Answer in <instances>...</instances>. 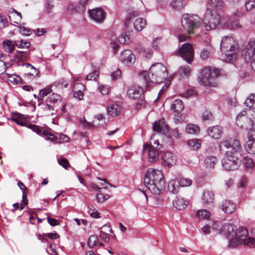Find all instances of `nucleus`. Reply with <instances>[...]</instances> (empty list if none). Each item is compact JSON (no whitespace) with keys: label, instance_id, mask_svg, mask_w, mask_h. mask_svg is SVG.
Instances as JSON below:
<instances>
[{"label":"nucleus","instance_id":"obj_57","mask_svg":"<svg viewBox=\"0 0 255 255\" xmlns=\"http://www.w3.org/2000/svg\"><path fill=\"white\" fill-rule=\"evenodd\" d=\"M180 69L182 73L186 76H188L190 73V67L189 66H182Z\"/></svg>","mask_w":255,"mask_h":255},{"label":"nucleus","instance_id":"obj_39","mask_svg":"<svg viewBox=\"0 0 255 255\" xmlns=\"http://www.w3.org/2000/svg\"><path fill=\"white\" fill-rule=\"evenodd\" d=\"M186 131L190 134H194L199 132V128L198 126L193 124H188L186 128Z\"/></svg>","mask_w":255,"mask_h":255},{"label":"nucleus","instance_id":"obj_36","mask_svg":"<svg viewBox=\"0 0 255 255\" xmlns=\"http://www.w3.org/2000/svg\"><path fill=\"white\" fill-rule=\"evenodd\" d=\"M245 104L250 108L255 109V94H251L246 100Z\"/></svg>","mask_w":255,"mask_h":255},{"label":"nucleus","instance_id":"obj_15","mask_svg":"<svg viewBox=\"0 0 255 255\" xmlns=\"http://www.w3.org/2000/svg\"><path fill=\"white\" fill-rule=\"evenodd\" d=\"M176 160V156L173 153L166 152L162 156L161 164L164 167L170 168L175 164Z\"/></svg>","mask_w":255,"mask_h":255},{"label":"nucleus","instance_id":"obj_34","mask_svg":"<svg viewBox=\"0 0 255 255\" xmlns=\"http://www.w3.org/2000/svg\"><path fill=\"white\" fill-rule=\"evenodd\" d=\"M51 87V86H48L39 91L38 101L40 100L42 101L45 96L51 94L50 93L52 91Z\"/></svg>","mask_w":255,"mask_h":255},{"label":"nucleus","instance_id":"obj_63","mask_svg":"<svg viewBox=\"0 0 255 255\" xmlns=\"http://www.w3.org/2000/svg\"><path fill=\"white\" fill-rule=\"evenodd\" d=\"M100 238L105 242H108L110 240L108 234L103 231H101L100 232Z\"/></svg>","mask_w":255,"mask_h":255},{"label":"nucleus","instance_id":"obj_2","mask_svg":"<svg viewBox=\"0 0 255 255\" xmlns=\"http://www.w3.org/2000/svg\"><path fill=\"white\" fill-rule=\"evenodd\" d=\"M140 78L144 81L146 90H149L153 84H159L163 82L168 76L166 67L162 63L153 64L149 72L143 71L140 74Z\"/></svg>","mask_w":255,"mask_h":255},{"label":"nucleus","instance_id":"obj_9","mask_svg":"<svg viewBox=\"0 0 255 255\" xmlns=\"http://www.w3.org/2000/svg\"><path fill=\"white\" fill-rule=\"evenodd\" d=\"M255 55V37L250 39L242 51V56L246 63H249Z\"/></svg>","mask_w":255,"mask_h":255},{"label":"nucleus","instance_id":"obj_46","mask_svg":"<svg viewBox=\"0 0 255 255\" xmlns=\"http://www.w3.org/2000/svg\"><path fill=\"white\" fill-rule=\"evenodd\" d=\"M110 197V196L108 194H103L101 191L97 194L96 199L98 203H102L108 199Z\"/></svg>","mask_w":255,"mask_h":255},{"label":"nucleus","instance_id":"obj_33","mask_svg":"<svg viewBox=\"0 0 255 255\" xmlns=\"http://www.w3.org/2000/svg\"><path fill=\"white\" fill-rule=\"evenodd\" d=\"M246 151L250 154H255V141L248 140L245 144Z\"/></svg>","mask_w":255,"mask_h":255},{"label":"nucleus","instance_id":"obj_1","mask_svg":"<svg viewBox=\"0 0 255 255\" xmlns=\"http://www.w3.org/2000/svg\"><path fill=\"white\" fill-rule=\"evenodd\" d=\"M219 148L221 151L225 152L222 160L223 167L227 171L237 169L241 164L242 147L240 141L236 138L223 140L220 143Z\"/></svg>","mask_w":255,"mask_h":255},{"label":"nucleus","instance_id":"obj_19","mask_svg":"<svg viewBox=\"0 0 255 255\" xmlns=\"http://www.w3.org/2000/svg\"><path fill=\"white\" fill-rule=\"evenodd\" d=\"M223 133V128L219 126L210 127L208 129V135L214 139L220 138Z\"/></svg>","mask_w":255,"mask_h":255},{"label":"nucleus","instance_id":"obj_22","mask_svg":"<svg viewBox=\"0 0 255 255\" xmlns=\"http://www.w3.org/2000/svg\"><path fill=\"white\" fill-rule=\"evenodd\" d=\"M222 209L227 214H232L236 210V205L232 201L226 200L222 203Z\"/></svg>","mask_w":255,"mask_h":255},{"label":"nucleus","instance_id":"obj_48","mask_svg":"<svg viewBox=\"0 0 255 255\" xmlns=\"http://www.w3.org/2000/svg\"><path fill=\"white\" fill-rule=\"evenodd\" d=\"M54 8V5L51 3L49 0H46L45 2L44 11L47 13H51Z\"/></svg>","mask_w":255,"mask_h":255},{"label":"nucleus","instance_id":"obj_53","mask_svg":"<svg viewBox=\"0 0 255 255\" xmlns=\"http://www.w3.org/2000/svg\"><path fill=\"white\" fill-rule=\"evenodd\" d=\"M20 33L25 36H28L31 34V30L29 28L25 27L23 26H18Z\"/></svg>","mask_w":255,"mask_h":255},{"label":"nucleus","instance_id":"obj_40","mask_svg":"<svg viewBox=\"0 0 255 255\" xmlns=\"http://www.w3.org/2000/svg\"><path fill=\"white\" fill-rule=\"evenodd\" d=\"M209 4L217 9H221L224 6V2L222 0H209Z\"/></svg>","mask_w":255,"mask_h":255},{"label":"nucleus","instance_id":"obj_42","mask_svg":"<svg viewBox=\"0 0 255 255\" xmlns=\"http://www.w3.org/2000/svg\"><path fill=\"white\" fill-rule=\"evenodd\" d=\"M95 121H93V122H89L87 121L85 118V117H83L80 119V123L83 126V127L85 128H87L88 129H93L94 128V122Z\"/></svg>","mask_w":255,"mask_h":255},{"label":"nucleus","instance_id":"obj_6","mask_svg":"<svg viewBox=\"0 0 255 255\" xmlns=\"http://www.w3.org/2000/svg\"><path fill=\"white\" fill-rule=\"evenodd\" d=\"M222 16L217 11L207 9L203 18V24L206 31L216 30L218 26L221 27Z\"/></svg>","mask_w":255,"mask_h":255},{"label":"nucleus","instance_id":"obj_28","mask_svg":"<svg viewBox=\"0 0 255 255\" xmlns=\"http://www.w3.org/2000/svg\"><path fill=\"white\" fill-rule=\"evenodd\" d=\"M22 66H25L30 72L26 74L28 76H37L39 74V70L28 63H23Z\"/></svg>","mask_w":255,"mask_h":255},{"label":"nucleus","instance_id":"obj_54","mask_svg":"<svg viewBox=\"0 0 255 255\" xmlns=\"http://www.w3.org/2000/svg\"><path fill=\"white\" fill-rule=\"evenodd\" d=\"M222 224L220 222H214L212 224V229L218 233H221Z\"/></svg>","mask_w":255,"mask_h":255},{"label":"nucleus","instance_id":"obj_51","mask_svg":"<svg viewBox=\"0 0 255 255\" xmlns=\"http://www.w3.org/2000/svg\"><path fill=\"white\" fill-rule=\"evenodd\" d=\"M244 245L250 248H255V238H248Z\"/></svg>","mask_w":255,"mask_h":255},{"label":"nucleus","instance_id":"obj_32","mask_svg":"<svg viewBox=\"0 0 255 255\" xmlns=\"http://www.w3.org/2000/svg\"><path fill=\"white\" fill-rule=\"evenodd\" d=\"M179 186L177 180H171L168 183V190L171 193L176 194L178 192Z\"/></svg>","mask_w":255,"mask_h":255},{"label":"nucleus","instance_id":"obj_47","mask_svg":"<svg viewBox=\"0 0 255 255\" xmlns=\"http://www.w3.org/2000/svg\"><path fill=\"white\" fill-rule=\"evenodd\" d=\"M99 72L97 70H95L87 76L86 79L91 81H97L99 77Z\"/></svg>","mask_w":255,"mask_h":255},{"label":"nucleus","instance_id":"obj_12","mask_svg":"<svg viewBox=\"0 0 255 255\" xmlns=\"http://www.w3.org/2000/svg\"><path fill=\"white\" fill-rule=\"evenodd\" d=\"M89 14L91 19L97 23H102L106 18V13L101 7L89 10Z\"/></svg>","mask_w":255,"mask_h":255},{"label":"nucleus","instance_id":"obj_44","mask_svg":"<svg viewBox=\"0 0 255 255\" xmlns=\"http://www.w3.org/2000/svg\"><path fill=\"white\" fill-rule=\"evenodd\" d=\"M217 161V159L215 156H209L205 158V162L209 167L213 168Z\"/></svg>","mask_w":255,"mask_h":255},{"label":"nucleus","instance_id":"obj_20","mask_svg":"<svg viewBox=\"0 0 255 255\" xmlns=\"http://www.w3.org/2000/svg\"><path fill=\"white\" fill-rule=\"evenodd\" d=\"M172 202L173 206L179 210L185 209L188 204V201L187 200L180 196H177Z\"/></svg>","mask_w":255,"mask_h":255},{"label":"nucleus","instance_id":"obj_64","mask_svg":"<svg viewBox=\"0 0 255 255\" xmlns=\"http://www.w3.org/2000/svg\"><path fill=\"white\" fill-rule=\"evenodd\" d=\"M99 90L103 95H108L109 92V87L107 85H102L99 87Z\"/></svg>","mask_w":255,"mask_h":255},{"label":"nucleus","instance_id":"obj_59","mask_svg":"<svg viewBox=\"0 0 255 255\" xmlns=\"http://www.w3.org/2000/svg\"><path fill=\"white\" fill-rule=\"evenodd\" d=\"M85 89V86L82 83H76L74 87L73 91H84Z\"/></svg>","mask_w":255,"mask_h":255},{"label":"nucleus","instance_id":"obj_13","mask_svg":"<svg viewBox=\"0 0 255 255\" xmlns=\"http://www.w3.org/2000/svg\"><path fill=\"white\" fill-rule=\"evenodd\" d=\"M120 59L123 64L129 66L134 63L135 56L132 51L126 49L121 54Z\"/></svg>","mask_w":255,"mask_h":255},{"label":"nucleus","instance_id":"obj_4","mask_svg":"<svg viewBox=\"0 0 255 255\" xmlns=\"http://www.w3.org/2000/svg\"><path fill=\"white\" fill-rule=\"evenodd\" d=\"M220 50L222 53L223 60L230 62L236 60L239 53L238 42L232 36H225L220 43Z\"/></svg>","mask_w":255,"mask_h":255},{"label":"nucleus","instance_id":"obj_10","mask_svg":"<svg viewBox=\"0 0 255 255\" xmlns=\"http://www.w3.org/2000/svg\"><path fill=\"white\" fill-rule=\"evenodd\" d=\"M178 52L180 56L187 63H191L193 59L194 51L191 44L184 43L179 48Z\"/></svg>","mask_w":255,"mask_h":255},{"label":"nucleus","instance_id":"obj_26","mask_svg":"<svg viewBox=\"0 0 255 255\" xmlns=\"http://www.w3.org/2000/svg\"><path fill=\"white\" fill-rule=\"evenodd\" d=\"M146 24V20L141 17L136 18L133 22L134 29L137 31H141L144 28Z\"/></svg>","mask_w":255,"mask_h":255},{"label":"nucleus","instance_id":"obj_11","mask_svg":"<svg viewBox=\"0 0 255 255\" xmlns=\"http://www.w3.org/2000/svg\"><path fill=\"white\" fill-rule=\"evenodd\" d=\"M241 25L237 19L230 17L227 15L222 16L221 28L223 29H238L241 28Z\"/></svg>","mask_w":255,"mask_h":255},{"label":"nucleus","instance_id":"obj_58","mask_svg":"<svg viewBox=\"0 0 255 255\" xmlns=\"http://www.w3.org/2000/svg\"><path fill=\"white\" fill-rule=\"evenodd\" d=\"M59 164L63 168L67 169L70 166L68 160L66 158H62L58 160Z\"/></svg>","mask_w":255,"mask_h":255},{"label":"nucleus","instance_id":"obj_25","mask_svg":"<svg viewBox=\"0 0 255 255\" xmlns=\"http://www.w3.org/2000/svg\"><path fill=\"white\" fill-rule=\"evenodd\" d=\"M61 96L54 93L50 94L45 100L46 102L54 105L55 104L61 103Z\"/></svg>","mask_w":255,"mask_h":255},{"label":"nucleus","instance_id":"obj_41","mask_svg":"<svg viewBox=\"0 0 255 255\" xmlns=\"http://www.w3.org/2000/svg\"><path fill=\"white\" fill-rule=\"evenodd\" d=\"M178 181L180 186L182 187L190 186L192 183L191 179L185 177L180 178Z\"/></svg>","mask_w":255,"mask_h":255},{"label":"nucleus","instance_id":"obj_35","mask_svg":"<svg viewBox=\"0 0 255 255\" xmlns=\"http://www.w3.org/2000/svg\"><path fill=\"white\" fill-rule=\"evenodd\" d=\"M11 120L15 122L17 125L21 126H25L26 125V121L24 119L22 115L21 114H17L13 116L11 118Z\"/></svg>","mask_w":255,"mask_h":255},{"label":"nucleus","instance_id":"obj_49","mask_svg":"<svg viewBox=\"0 0 255 255\" xmlns=\"http://www.w3.org/2000/svg\"><path fill=\"white\" fill-rule=\"evenodd\" d=\"M16 57L20 60H26L27 57L26 52L22 51H17L16 54Z\"/></svg>","mask_w":255,"mask_h":255},{"label":"nucleus","instance_id":"obj_23","mask_svg":"<svg viewBox=\"0 0 255 255\" xmlns=\"http://www.w3.org/2000/svg\"><path fill=\"white\" fill-rule=\"evenodd\" d=\"M202 199L204 204L211 205L214 202V194L211 191L205 190L203 192Z\"/></svg>","mask_w":255,"mask_h":255},{"label":"nucleus","instance_id":"obj_7","mask_svg":"<svg viewBox=\"0 0 255 255\" xmlns=\"http://www.w3.org/2000/svg\"><path fill=\"white\" fill-rule=\"evenodd\" d=\"M184 29L188 34L193 33L200 27V18L196 14H184L181 19Z\"/></svg>","mask_w":255,"mask_h":255},{"label":"nucleus","instance_id":"obj_62","mask_svg":"<svg viewBox=\"0 0 255 255\" xmlns=\"http://www.w3.org/2000/svg\"><path fill=\"white\" fill-rule=\"evenodd\" d=\"M248 140H252L255 141V128H252L248 132Z\"/></svg>","mask_w":255,"mask_h":255},{"label":"nucleus","instance_id":"obj_17","mask_svg":"<svg viewBox=\"0 0 255 255\" xmlns=\"http://www.w3.org/2000/svg\"><path fill=\"white\" fill-rule=\"evenodd\" d=\"M153 129L158 132L166 134L169 131L168 126L166 124L163 118L156 121L153 125Z\"/></svg>","mask_w":255,"mask_h":255},{"label":"nucleus","instance_id":"obj_30","mask_svg":"<svg viewBox=\"0 0 255 255\" xmlns=\"http://www.w3.org/2000/svg\"><path fill=\"white\" fill-rule=\"evenodd\" d=\"M243 165L246 171L251 172L253 169L255 164L253 160L247 156L243 160Z\"/></svg>","mask_w":255,"mask_h":255},{"label":"nucleus","instance_id":"obj_31","mask_svg":"<svg viewBox=\"0 0 255 255\" xmlns=\"http://www.w3.org/2000/svg\"><path fill=\"white\" fill-rule=\"evenodd\" d=\"M187 145L191 150L198 149L201 146V141L198 139H191L187 142Z\"/></svg>","mask_w":255,"mask_h":255},{"label":"nucleus","instance_id":"obj_8","mask_svg":"<svg viewBox=\"0 0 255 255\" xmlns=\"http://www.w3.org/2000/svg\"><path fill=\"white\" fill-rule=\"evenodd\" d=\"M248 235V230L246 228L239 227L238 230L237 229L235 232L234 235L236 236V237L230 240V247L235 248L243 243L244 244L247 239Z\"/></svg>","mask_w":255,"mask_h":255},{"label":"nucleus","instance_id":"obj_27","mask_svg":"<svg viewBox=\"0 0 255 255\" xmlns=\"http://www.w3.org/2000/svg\"><path fill=\"white\" fill-rule=\"evenodd\" d=\"M16 44V42L12 41L10 40H6L2 42L5 51L9 53H11L14 51Z\"/></svg>","mask_w":255,"mask_h":255},{"label":"nucleus","instance_id":"obj_18","mask_svg":"<svg viewBox=\"0 0 255 255\" xmlns=\"http://www.w3.org/2000/svg\"><path fill=\"white\" fill-rule=\"evenodd\" d=\"M237 230L236 226L231 223H225L221 227V234L229 237L233 236Z\"/></svg>","mask_w":255,"mask_h":255},{"label":"nucleus","instance_id":"obj_45","mask_svg":"<svg viewBox=\"0 0 255 255\" xmlns=\"http://www.w3.org/2000/svg\"><path fill=\"white\" fill-rule=\"evenodd\" d=\"M28 128L31 129L33 131L38 135H41L42 128L36 125L29 124L26 126Z\"/></svg>","mask_w":255,"mask_h":255},{"label":"nucleus","instance_id":"obj_29","mask_svg":"<svg viewBox=\"0 0 255 255\" xmlns=\"http://www.w3.org/2000/svg\"><path fill=\"white\" fill-rule=\"evenodd\" d=\"M120 108L117 104H112L107 108L108 113L113 117L117 116L121 112Z\"/></svg>","mask_w":255,"mask_h":255},{"label":"nucleus","instance_id":"obj_37","mask_svg":"<svg viewBox=\"0 0 255 255\" xmlns=\"http://www.w3.org/2000/svg\"><path fill=\"white\" fill-rule=\"evenodd\" d=\"M196 215L199 219H207L210 217L211 214L206 210L202 209L198 210Z\"/></svg>","mask_w":255,"mask_h":255},{"label":"nucleus","instance_id":"obj_24","mask_svg":"<svg viewBox=\"0 0 255 255\" xmlns=\"http://www.w3.org/2000/svg\"><path fill=\"white\" fill-rule=\"evenodd\" d=\"M184 107V104L180 99L174 101L171 106V110L177 113H181L183 110Z\"/></svg>","mask_w":255,"mask_h":255},{"label":"nucleus","instance_id":"obj_60","mask_svg":"<svg viewBox=\"0 0 255 255\" xmlns=\"http://www.w3.org/2000/svg\"><path fill=\"white\" fill-rule=\"evenodd\" d=\"M255 5V1L253 0H248L245 2V6L247 10H251Z\"/></svg>","mask_w":255,"mask_h":255},{"label":"nucleus","instance_id":"obj_55","mask_svg":"<svg viewBox=\"0 0 255 255\" xmlns=\"http://www.w3.org/2000/svg\"><path fill=\"white\" fill-rule=\"evenodd\" d=\"M20 43L18 44V41L16 42V46L18 48H28L30 46V43L27 41H24L23 40H20Z\"/></svg>","mask_w":255,"mask_h":255},{"label":"nucleus","instance_id":"obj_5","mask_svg":"<svg viewBox=\"0 0 255 255\" xmlns=\"http://www.w3.org/2000/svg\"><path fill=\"white\" fill-rule=\"evenodd\" d=\"M212 72L216 76H218L220 75L221 70L219 68L212 67H204L201 69L200 74L197 77V81L199 84L205 87H217V83L211 76Z\"/></svg>","mask_w":255,"mask_h":255},{"label":"nucleus","instance_id":"obj_56","mask_svg":"<svg viewBox=\"0 0 255 255\" xmlns=\"http://www.w3.org/2000/svg\"><path fill=\"white\" fill-rule=\"evenodd\" d=\"M202 119L204 121L212 120L213 119L212 114L208 111H205L202 114Z\"/></svg>","mask_w":255,"mask_h":255},{"label":"nucleus","instance_id":"obj_38","mask_svg":"<svg viewBox=\"0 0 255 255\" xmlns=\"http://www.w3.org/2000/svg\"><path fill=\"white\" fill-rule=\"evenodd\" d=\"M185 5V4L183 2V0H173L170 2L171 6L173 8L177 10L182 8Z\"/></svg>","mask_w":255,"mask_h":255},{"label":"nucleus","instance_id":"obj_52","mask_svg":"<svg viewBox=\"0 0 255 255\" xmlns=\"http://www.w3.org/2000/svg\"><path fill=\"white\" fill-rule=\"evenodd\" d=\"M211 53L207 48H203L200 53V57L202 60L207 59L210 56Z\"/></svg>","mask_w":255,"mask_h":255},{"label":"nucleus","instance_id":"obj_61","mask_svg":"<svg viewBox=\"0 0 255 255\" xmlns=\"http://www.w3.org/2000/svg\"><path fill=\"white\" fill-rule=\"evenodd\" d=\"M76 8L77 11H79V12H83L86 9V5L84 2L81 1L79 2Z\"/></svg>","mask_w":255,"mask_h":255},{"label":"nucleus","instance_id":"obj_3","mask_svg":"<svg viewBox=\"0 0 255 255\" xmlns=\"http://www.w3.org/2000/svg\"><path fill=\"white\" fill-rule=\"evenodd\" d=\"M143 182L151 193L159 195L165 189L166 183L162 172L149 168L144 175Z\"/></svg>","mask_w":255,"mask_h":255},{"label":"nucleus","instance_id":"obj_43","mask_svg":"<svg viewBox=\"0 0 255 255\" xmlns=\"http://www.w3.org/2000/svg\"><path fill=\"white\" fill-rule=\"evenodd\" d=\"M98 244V238L97 236L93 235L89 237L88 241V246L90 248H92L94 246Z\"/></svg>","mask_w":255,"mask_h":255},{"label":"nucleus","instance_id":"obj_14","mask_svg":"<svg viewBox=\"0 0 255 255\" xmlns=\"http://www.w3.org/2000/svg\"><path fill=\"white\" fill-rule=\"evenodd\" d=\"M158 149L152 145H148V144L143 145V151H147L148 152V160L150 162H153L158 160L159 157Z\"/></svg>","mask_w":255,"mask_h":255},{"label":"nucleus","instance_id":"obj_16","mask_svg":"<svg viewBox=\"0 0 255 255\" xmlns=\"http://www.w3.org/2000/svg\"><path fill=\"white\" fill-rule=\"evenodd\" d=\"M143 92L144 91L141 87L133 85L128 89L127 95L129 99L136 100L139 98Z\"/></svg>","mask_w":255,"mask_h":255},{"label":"nucleus","instance_id":"obj_21","mask_svg":"<svg viewBox=\"0 0 255 255\" xmlns=\"http://www.w3.org/2000/svg\"><path fill=\"white\" fill-rule=\"evenodd\" d=\"M41 106V109L43 111L44 114L47 116H54L55 115V105H52L45 102L40 104H38V106Z\"/></svg>","mask_w":255,"mask_h":255},{"label":"nucleus","instance_id":"obj_50","mask_svg":"<svg viewBox=\"0 0 255 255\" xmlns=\"http://www.w3.org/2000/svg\"><path fill=\"white\" fill-rule=\"evenodd\" d=\"M119 41L121 43L126 44L130 42L129 36L126 33L121 34L119 37Z\"/></svg>","mask_w":255,"mask_h":255}]
</instances>
